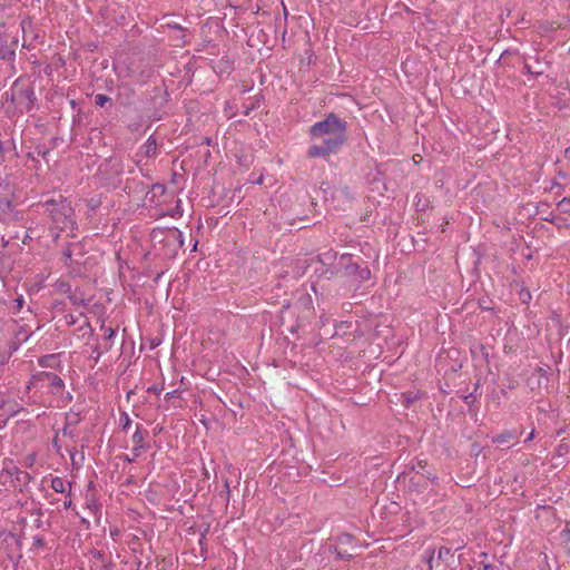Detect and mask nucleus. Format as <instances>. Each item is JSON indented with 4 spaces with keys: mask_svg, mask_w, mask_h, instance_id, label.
Returning a JSON list of instances; mask_svg holds the SVG:
<instances>
[{
    "mask_svg": "<svg viewBox=\"0 0 570 570\" xmlns=\"http://www.w3.org/2000/svg\"><path fill=\"white\" fill-rule=\"evenodd\" d=\"M56 362V356L55 355H47L45 357H42L40 361H39V364L42 366V367H52L53 364Z\"/></svg>",
    "mask_w": 570,
    "mask_h": 570,
    "instance_id": "8",
    "label": "nucleus"
},
{
    "mask_svg": "<svg viewBox=\"0 0 570 570\" xmlns=\"http://www.w3.org/2000/svg\"><path fill=\"white\" fill-rule=\"evenodd\" d=\"M515 440L514 434L511 431H505L501 434H499L497 438H494V442L498 444H507L508 446H511V442Z\"/></svg>",
    "mask_w": 570,
    "mask_h": 570,
    "instance_id": "6",
    "label": "nucleus"
},
{
    "mask_svg": "<svg viewBox=\"0 0 570 570\" xmlns=\"http://www.w3.org/2000/svg\"><path fill=\"white\" fill-rule=\"evenodd\" d=\"M125 419H126V421H125V424H124V429H127L128 425L130 424V420H129V417L127 415H126Z\"/></svg>",
    "mask_w": 570,
    "mask_h": 570,
    "instance_id": "16",
    "label": "nucleus"
},
{
    "mask_svg": "<svg viewBox=\"0 0 570 570\" xmlns=\"http://www.w3.org/2000/svg\"><path fill=\"white\" fill-rule=\"evenodd\" d=\"M335 151L332 148H328V146L323 142L314 144L307 150V155L309 157H326Z\"/></svg>",
    "mask_w": 570,
    "mask_h": 570,
    "instance_id": "4",
    "label": "nucleus"
},
{
    "mask_svg": "<svg viewBox=\"0 0 570 570\" xmlns=\"http://www.w3.org/2000/svg\"><path fill=\"white\" fill-rule=\"evenodd\" d=\"M46 390L53 395L60 394L65 387L63 381L56 374L49 372H39L32 375L27 386L30 389Z\"/></svg>",
    "mask_w": 570,
    "mask_h": 570,
    "instance_id": "3",
    "label": "nucleus"
},
{
    "mask_svg": "<svg viewBox=\"0 0 570 570\" xmlns=\"http://www.w3.org/2000/svg\"><path fill=\"white\" fill-rule=\"evenodd\" d=\"M51 488L58 493H62L66 490V481L62 478L56 476L51 480Z\"/></svg>",
    "mask_w": 570,
    "mask_h": 570,
    "instance_id": "7",
    "label": "nucleus"
},
{
    "mask_svg": "<svg viewBox=\"0 0 570 570\" xmlns=\"http://www.w3.org/2000/svg\"><path fill=\"white\" fill-rule=\"evenodd\" d=\"M525 68L528 69V71H529V72L537 73V75L542 73V70H535V71H532V70H531V67H530L528 63H525Z\"/></svg>",
    "mask_w": 570,
    "mask_h": 570,
    "instance_id": "13",
    "label": "nucleus"
},
{
    "mask_svg": "<svg viewBox=\"0 0 570 570\" xmlns=\"http://www.w3.org/2000/svg\"><path fill=\"white\" fill-rule=\"evenodd\" d=\"M70 503H71L70 501H69V502H65V505H66V507H69V505H70Z\"/></svg>",
    "mask_w": 570,
    "mask_h": 570,
    "instance_id": "24",
    "label": "nucleus"
},
{
    "mask_svg": "<svg viewBox=\"0 0 570 570\" xmlns=\"http://www.w3.org/2000/svg\"><path fill=\"white\" fill-rule=\"evenodd\" d=\"M346 121L331 114L324 120L315 122L309 128V135L312 139L336 151L346 140Z\"/></svg>",
    "mask_w": 570,
    "mask_h": 570,
    "instance_id": "1",
    "label": "nucleus"
},
{
    "mask_svg": "<svg viewBox=\"0 0 570 570\" xmlns=\"http://www.w3.org/2000/svg\"><path fill=\"white\" fill-rule=\"evenodd\" d=\"M132 451L135 456H137L139 454V451L144 448V434L139 429H137V431L132 435Z\"/></svg>",
    "mask_w": 570,
    "mask_h": 570,
    "instance_id": "5",
    "label": "nucleus"
},
{
    "mask_svg": "<svg viewBox=\"0 0 570 570\" xmlns=\"http://www.w3.org/2000/svg\"><path fill=\"white\" fill-rule=\"evenodd\" d=\"M370 277V271L367 268L362 269L361 272V278L367 279Z\"/></svg>",
    "mask_w": 570,
    "mask_h": 570,
    "instance_id": "12",
    "label": "nucleus"
},
{
    "mask_svg": "<svg viewBox=\"0 0 570 570\" xmlns=\"http://www.w3.org/2000/svg\"><path fill=\"white\" fill-rule=\"evenodd\" d=\"M490 566H484L482 570H490Z\"/></svg>",
    "mask_w": 570,
    "mask_h": 570,
    "instance_id": "22",
    "label": "nucleus"
},
{
    "mask_svg": "<svg viewBox=\"0 0 570 570\" xmlns=\"http://www.w3.org/2000/svg\"><path fill=\"white\" fill-rule=\"evenodd\" d=\"M115 331L111 327L105 330V340L109 341L114 337Z\"/></svg>",
    "mask_w": 570,
    "mask_h": 570,
    "instance_id": "11",
    "label": "nucleus"
},
{
    "mask_svg": "<svg viewBox=\"0 0 570 570\" xmlns=\"http://www.w3.org/2000/svg\"><path fill=\"white\" fill-rule=\"evenodd\" d=\"M445 553H449V550H445V552H443L442 550H440V552H439V557L441 558L442 556H445Z\"/></svg>",
    "mask_w": 570,
    "mask_h": 570,
    "instance_id": "19",
    "label": "nucleus"
},
{
    "mask_svg": "<svg viewBox=\"0 0 570 570\" xmlns=\"http://www.w3.org/2000/svg\"><path fill=\"white\" fill-rule=\"evenodd\" d=\"M445 553H449V550H445V552H443L442 550H440V552H439V557L441 558L442 556H445Z\"/></svg>",
    "mask_w": 570,
    "mask_h": 570,
    "instance_id": "18",
    "label": "nucleus"
},
{
    "mask_svg": "<svg viewBox=\"0 0 570 570\" xmlns=\"http://www.w3.org/2000/svg\"><path fill=\"white\" fill-rule=\"evenodd\" d=\"M3 150V146H2V142L0 141V151Z\"/></svg>",
    "mask_w": 570,
    "mask_h": 570,
    "instance_id": "23",
    "label": "nucleus"
},
{
    "mask_svg": "<svg viewBox=\"0 0 570 570\" xmlns=\"http://www.w3.org/2000/svg\"><path fill=\"white\" fill-rule=\"evenodd\" d=\"M47 210L50 213L52 220L57 228L60 230H69L72 233L76 227V222L73 219V212L70 204L66 200L57 202H47L46 203Z\"/></svg>",
    "mask_w": 570,
    "mask_h": 570,
    "instance_id": "2",
    "label": "nucleus"
},
{
    "mask_svg": "<svg viewBox=\"0 0 570 570\" xmlns=\"http://www.w3.org/2000/svg\"><path fill=\"white\" fill-rule=\"evenodd\" d=\"M350 539H351V537H350V535H343V537H342V541H348Z\"/></svg>",
    "mask_w": 570,
    "mask_h": 570,
    "instance_id": "20",
    "label": "nucleus"
},
{
    "mask_svg": "<svg viewBox=\"0 0 570 570\" xmlns=\"http://www.w3.org/2000/svg\"><path fill=\"white\" fill-rule=\"evenodd\" d=\"M445 553H449V550H445V552H443L442 550H440V552H439V557L441 558L442 556H445Z\"/></svg>",
    "mask_w": 570,
    "mask_h": 570,
    "instance_id": "17",
    "label": "nucleus"
},
{
    "mask_svg": "<svg viewBox=\"0 0 570 570\" xmlns=\"http://www.w3.org/2000/svg\"><path fill=\"white\" fill-rule=\"evenodd\" d=\"M566 204H570V199L569 198H563L560 203V206L562 207H566Z\"/></svg>",
    "mask_w": 570,
    "mask_h": 570,
    "instance_id": "14",
    "label": "nucleus"
},
{
    "mask_svg": "<svg viewBox=\"0 0 570 570\" xmlns=\"http://www.w3.org/2000/svg\"><path fill=\"white\" fill-rule=\"evenodd\" d=\"M17 302H18V305H19V306H21V304H22V298H18V299H17Z\"/></svg>",
    "mask_w": 570,
    "mask_h": 570,
    "instance_id": "21",
    "label": "nucleus"
},
{
    "mask_svg": "<svg viewBox=\"0 0 570 570\" xmlns=\"http://www.w3.org/2000/svg\"><path fill=\"white\" fill-rule=\"evenodd\" d=\"M214 570H217V569H214Z\"/></svg>",
    "mask_w": 570,
    "mask_h": 570,
    "instance_id": "25",
    "label": "nucleus"
},
{
    "mask_svg": "<svg viewBox=\"0 0 570 570\" xmlns=\"http://www.w3.org/2000/svg\"><path fill=\"white\" fill-rule=\"evenodd\" d=\"M533 438H534V431H532V432L528 435V438L525 439V442H529V441L533 440Z\"/></svg>",
    "mask_w": 570,
    "mask_h": 570,
    "instance_id": "15",
    "label": "nucleus"
},
{
    "mask_svg": "<svg viewBox=\"0 0 570 570\" xmlns=\"http://www.w3.org/2000/svg\"><path fill=\"white\" fill-rule=\"evenodd\" d=\"M95 100L98 106L102 107L107 101H109V97L105 95H97Z\"/></svg>",
    "mask_w": 570,
    "mask_h": 570,
    "instance_id": "10",
    "label": "nucleus"
},
{
    "mask_svg": "<svg viewBox=\"0 0 570 570\" xmlns=\"http://www.w3.org/2000/svg\"><path fill=\"white\" fill-rule=\"evenodd\" d=\"M145 151H146V155L150 156V155H154L155 151H156V141L155 139H153L151 137L148 138V140L146 141L145 144Z\"/></svg>",
    "mask_w": 570,
    "mask_h": 570,
    "instance_id": "9",
    "label": "nucleus"
}]
</instances>
